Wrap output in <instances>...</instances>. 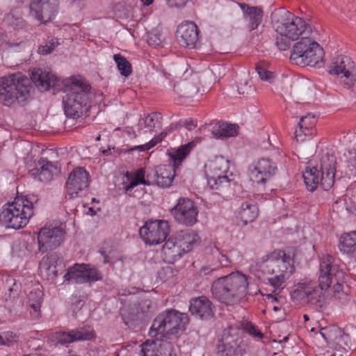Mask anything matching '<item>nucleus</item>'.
<instances>
[{
	"label": "nucleus",
	"instance_id": "35",
	"mask_svg": "<svg viewBox=\"0 0 356 356\" xmlns=\"http://www.w3.org/2000/svg\"><path fill=\"white\" fill-rule=\"evenodd\" d=\"M258 208L255 204L252 202H243L238 211V218L243 222L244 225L254 221L258 216Z\"/></svg>",
	"mask_w": 356,
	"mask_h": 356
},
{
	"label": "nucleus",
	"instance_id": "54",
	"mask_svg": "<svg viewBox=\"0 0 356 356\" xmlns=\"http://www.w3.org/2000/svg\"><path fill=\"white\" fill-rule=\"evenodd\" d=\"M54 50V47L49 46L48 44L40 46L38 48V52L42 55H47L50 54Z\"/></svg>",
	"mask_w": 356,
	"mask_h": 356
},
{
	"label": "nucleus",
	"instance_id": "27",
	"mask_svg": "<svg viewBox=\"0 0 356 356\" xmlns=\"http://www.w3.org/2000/svg\"><path fill=\"white\" fill-rule=\"evenodd\" d=\"M93 337V332L90 327H82L72 330L70 332H60L55 334L57 343L61 345L77 341L90 340Z\"/></svg>",
	"mask_w": 356,
	"mask_h": 356
},
{
	"label": "nucleus",
	"instance_id": "46",
	"mask_svg": "<svg viewBox=\"0 0 356 356\" xmlns=\"http://www.w3.org/2000/svg\"><path fill=\"white\" fill-rule=\"evenodd\" d=\"M343 281H336V284L334 285V296L335 298L338 299L340 301L345 300L346 298V293L343 291Z\"/></svg>",
	"mask_w": 356,
	"mask_h": 356
},
{
	"label": "nucleus",
	"instance_id": "22",
	"mask_svg": "<svg viewBox=\"0 0 356 356\" xmlns=\"http://www.w3.org/2000/svg\"><path fill=\"white\" fill-rule=\"evenodd\" d=\"M197 213L194 202L188 198H180L174 208L175 219L186 226H192L197 222Z\"/></svg>",
	"mask_w": 356,
	"mask_h": 356
},
{
	"label": "nucleus",
	"instance_id": "29",
	"mask_svg": "<svg viewBox=\"0 0 356 356\" xmlns=\"http://www.w3.org/2000/svg\"><path fill=\"white\" fill-rule=\"evenodd\" d=\"M39 179L41 181L48 182L53 179L54 176L57 175L59 172V167L57 163L49 161L47 159H40L35 168Z\"/></svg>",
	"mask_w": 356,
	"mask_h": 356
},
{
	"label": "nucleus",
	"instance_id": "59",
	"mask_svg": "<svg viewBox=\"0 0 356 356\" xmlns=\"http://www.w3.org/2000/svg\"><path fill=\"white\" fill-rule=\"evenodd\" d=\"M100 252L104 257V263H108V262L112 261V257L110 256L111 252H109L108 254H107L106 253V251H104V250H101Z\"/></svg>",
	"mask_w": 356,
	"mask_h": 356
},
{
	"label": "nucleus",
	"instance_id": "21",
	"mask_svg": "<svg viewBox=\"0 0 356 356\" xmlns=\"http://www.w3.org/2000/svg\"><path fill=\"white\" fill-rule=\"evenodd\" d=\"M88 184V172L83 168H76L69 175L66 181L67 193L71 198L80 196Z\"/></svg>",
	"mask_w": 356,
	"mask_h": 356
},
{
	"label": "nucleus",
	"instance_id": "42",
	"mask_svg": "<svg viewBox=\"0 0 356 356\" xmlns=\"http://www.w3.org/2000/svg\"><path fill=\"white\" fill-rule=\"evenodd\" d=\"M19 336L12 331L0 333V346H10L17 342Z\"/></svg>",
	"mask_w": 356,
	"mask_h": 356
},
{
	"label": "nucleus",
	"instance_id": "11",
	"mask_svg": "<svg viewBox=\"0 0 356 356\" xmlns=\"http://www.w3.org/2000/svg\"><path fill=\"white\" fill-rule=\"evenodd\" d=\"M323 48L307 35L293 45L290 59L298 65L314 67L323 61Z\"/></svg>",
	"mask_w": 356,
	"mask_h": 356
},
{
	"label": "nucleus",
	"instance_id": "5",
	"mask_svg": "<svg viewBox=\"0 0 356 356\" xmlns=\"http://www.w3.org/2000/svg\"><path fill=\"white\" fill-rule=\"evenodd\" d=\"M261 271L270 275L268 282L274 292L283 289V284L295 270L293 259L283 250H275L267 255L260 266Z\"/></svg>",
	"mask_w": 356,
	"mask_h": 356
},
{
	"label": "nucleus",
	"instance_id": "32",
	"mask_svg": "<svg viewBox=\"0 0 356 356\" xmlns=\"http://www.w3.org/2000/svg\"><path fill=\"white\" fill-rule=\"evenodd\" d=\"M162 253L163 259L168 263H173L184 254L174 236L165 241L162 248Z\"/></svg>",
	"mask_w": 356,
	"mask_h": 356
},
{
	"label": "nucleus",
	"instance_id": "51",
	"mask_svg": "<svg viewBox=\"0 0 356 356\" xmlns=\"http://www.w3.org/2000/svg\"><path fill=\"white\" fill-rule=\"evenodd\" d=\"M15 291H17V290ZM13 298V304L12 305L11 309L16 311L22 307L24 302L22 298L18 296L17 292H16L15 295L14 294Z\"/></svg>",
	"mask_w": 356,
	"mask_h": 356
},
{
	"label": "nucleus",
	"instance_id": "55",
	"mask_svg": "<svg viewBox=\"0 0 356 356\" xmlns=\"http://www.w3.org/2000/svg\"><path fill=\"white\" fill-rule=\"evenodd\" d=\"M348 154L345 153V156L348 158V162L353 165L354 163L356 162V151L355 149L353 151L348 150Z\"/></svg>",
	"mask_w": 356,
	"mask_h": 356
},
{
	"label": "nucleus",
	"instance_id": "53",
	"mask_svg": "<svg viewBox=\"0 0 356 356\" xmlns=\"http://www.w3.org/2000/svg\"><path fill=\"white\" fill-rule=\"evenodd\" d=\"M147 42L149 45L156 47L161 44V40L157 35H152L149 36Z\"/></svg>",
	"mask_w": 356,
	"mask_h": 356
},
{
	"label": "nucleus",
	"instance_id": "45",
	"mask_svg": "<svg viewBox=\"0 0 356 356\" xmlns=\"http://www.w3.org/2000/svg\"><path fill=\"white\" fill-rule=\"evenodd\" d=\"M152 309V302L148 299L142 300L140 301L137 306V314L136 319H139L141 317L140 315H147Z\"/></svg>",
	"mask_w": 356,
	"mask_h": 356
},
{
	"label": "nucleus",
	"instance_id": "26",
	"mask_svg": "<svg viewBox=\"0 0 356 356\" xmlns=\"http://www.w3.org/2000/svg\"><path fill=\"white\" fill-rule=\"evenodd\" d=\"M190 312L196 318L208 320L214 315L215 307L211 300L205 296L193 298L190 302Z\"/></svg>",
	"mask_w": 356,
	"mask_h": 356
},
{
	"label": "nucleus",
	"instance_id": "40",
	"mask_svg": "<svg viewBox=\"0 0 356 356\" xmlns=\"http://www.w3.org/2000/svg\"><path fill=\"white\" fill-rule=\"evenodd\" d=\"M211 252L216 260V261L213 264V266L227 267L229 265L230 261L227 255L222 254L220 250L213 246L211 248Z\"/></svg>",
	"mask_w": 356,
	"mask_h": 356
},
{
	"label": "nucleus",
	"instance_id": "39",
	"mask_svg": "<svg viewBox=\"0 0 356 356\" xmlns=\"http://www.w3.org/2000/svg\"><path fill=\"white\" fill-rule=\"evenodd\" d=\"M113 59L122 75L127 77L131 74V65L124 56L120 54H115L113 56Z\"/></svg>",
	"mask_w": 356,
	"mask_h": 356
},
{
	"label": "nucleus",
	"instance_id": "20",
	"mask_svg": "<svg viewBox=\"0 0 356 356\" xmlns=\"http://www.w3.org/2000/svg\"><path fill=\"white\" fill-rule=\"evenodd\" d=\"M276 164L268 158H261L249 167L250 179L257 184H265L277 171Z\"/></svg>",
	"mask_w": 356,
	"mask_h": 356
},
{
	"label": "nucleus",
	"instance_id": "4",
	"mask_svg": "<svg viewBox=\"0 0 356 356\" xmlns=\"http://www.w3.org/2000/svg\"><path fill=\"white\" fill-rule=\"evenodd\" d=\"M248 277L238 272L232 273L216 280L211 286V293L215 298L227 305L241 302L247 296L252 295L248 291Z\"/></svg>",
	"mask_w": 356,
	"mask_h": 356
},
{
	"label": "nucleus",
	"instance_id": "31",
	"mask_svg": "<svg viewBox=\"0 0 356 356\" xmlns=\"http://www.w3.org/2000/svg\"><path fill=\"white\" fill-rule=\"evenodd\" d=\"M174 237L179 245L181 246L184 253L191 251L195 245L198 244L200 241L197 234L191 229L180 231Z\"/></svg>",
	"mask_w": 356,
	"mask_h": 356
},
{
	"label": "nucleus",
	"instance_id": "60",
	"mask_svg": "<svg viewBox=\"0 0 356 356\" xmlns=\"http://www.w3.org/2000/svg\"><path fill=\"white\" fill-rule=\"evenodd\" d=\"M49 46L54 47V49L58 45V42L56 40L51 39L48 43Z\"/></svg>",
	"mask_w": 356,
	"mask_h": 356
},
{
	"label": "nucleus",
	"instance_id": "8",
	"mask_svg": "<svg viewBox=\"0 0 356 356\" xmlns=\"http://www.w3.org/2000/svg\"><path fill=\"white\" fill-rule=\"evenodd\" d=\"M189 322L186 313L170 309L160 313L154 320L149 330L152 337L161 339H170L177 337L182 333Z\"/></svg>",
	"mask_w": 356,
	"mask_h": 356
},
{
	"label": "nucleus",
	"instance_id": "24",
	"mask_svg": "<svg viewBox=\"0 0 356 356\" xmlns=\"http://www.w3.org/2000/svg\"><path fill=\"white\" fill-rule=\"evenodd\" d=\"M320 334L333 348H341L345 350V348H348V335L337 326L321 328Z\"/></svg>",
	"mask_w": 356,
	"mask_h": 356
},
{
	"label": "nucleus",
	"instance_id": "36",
	"mask_svg": "<svg viewBox=\"0 0 356 356\" xmlns=\"http://www.w3.org/2000/svg\"><path fill=\"white\" fill-rule=\"evenodd\" d=\"M238 129L236 124L218 123L213 127L212 134L216 138L233 137L237 135Z\"/></svg>",
	"mask_w": 356,
	"mask_h": 356
},
{
	"label": "nucleus",
	"instance_id": "16",
	"mask_svg": "<svg viewBox=\"0 0 356 356\" xmlns=\"http://www.w3.org/2000/svg\"><path fill=\"white\" fill-rule=\"evenodd\" d=\"M65 231L62 226L46 225L41 228L38 236L39 250L45 252L58 248L64 240Z\"/></svg>",
	"mask_w": 356,
	"mask_h": 356
},
{
	"label": "nucleus",
	"instance_id": "13",
	"mask_svg": "<svg viewBox=\"0 0 356 356\" xmlns=\"http://www.w3.org/2000/svg\"><path fill=\"white\" fill-rule=\"evenodd\" d=\"M207 183L211 189H219L229 185V179L226 175L229 168L228 159L220 156H216L206 165Z\"/></svg>",
	"mask_w": 356,
	"mask_h": 356
},
{
	"label": "nucleus",
	"instance_id": "57",
	"mask_svg": "<svg viewBox=\"0 0 356 356\" xmlns=\"http://www.w3.org/2000/svg\"><path fill=\"white\" fill-rule=\"evenodd\" d=\"M183 126H184L188 131H191L197 126L196 123L192 120H185Z\"/></svg>",
	"mask_w": 356,
	"mask_h": 356
},
{
	"label": "nucleus",
	"instance_id": "15",
	"mask_svg": "<svg viewBox=\"0 0 356 356\" xmlns=\"http://www.w3.org/2000/svg\"><path fill=\"white\" fill-rule=\"evenodd\" d=\"M63 277L68 283L86 284L101 280L102 275L90 264H75L67 269Z\"/></svg>",
	"mask_w": 356,
	"mask_h": 356
},
{
	"label": "nucleus",
	"instance_id": "50",
	"mask_svg": "<svg viewBox=\"0 0 356 356\" xmlns=\"http://www.w3.org/2000/svg\"><path fill=\"white\" fill-rule=\"evenodd\" d=\"M247 332L252 336L254 337H258L261 339L264 334L253 325H248L246 326Z\"/></svg>",
	"mask_w": 356,
	"mask_h": 356
},
{
	"label": "nucleus",
	"instance_id": "61",
	"mask_svg": "<svg viewBox=\"0 0 356 356\" xmlns=\"http://www.w3.org/2000/svg\"><path fill=\"white\" fill-rule=\"evenodd\" d=\"M144 6H149L152 3L154 0H140Z\"/></svg>",
	"mask_w": 356,
	"mask_h": 356
},
{
	"label": "nucleus",
	"instance_id": "3",
	"mask_svg": "<svg viewBox=\"0 0 356 356\" xmlns=\"http://www.w3.org/2000/svg\"><path fill=\"white\" fill-rule=\"evenodd\" d=\"M272 19L276 24L275 30L279 35L275 44L282 51L288 49L292 41L312 33L311 26L302 18L294 16L284 8L274 11Z\"/></svg>",
	"mask_w": 356,
	"mask_h": 356
},
{
	"label": "nucleus",
	"instance_id": "52",
	"mask_svg": "<svg viewBox=\"0 0 356 356\" xmlns=\"http://www.w3.org/2000/svg\"><path fill=\"white\" fill-rule=\"evenodd\" d=\"M170 7L180 8L185 6L188 0H166Z\"/></svg>",
	"mask_w": 356,
	"mask_h": 356
},
{
	"label": "nucleus",
	"instance_id": "12",
	"mask_svg": "<svg viewBox=\"0 0 356 356\" xmlns=\"http://www.w3.org/2000/svg\"><path fill=\"white\" fill-rule=\"evenodd\" d=\"M241 330L236 326H229L223 330L217 344V351L220 356H243L245 344L241 339Z\"/></svg>",
	"mask_w": 356,
	"mask_h": 356
},
{
	"label": "nucleus",
	"instance_id": "17",
	"mask_svg": "<svg viewBox=\"0 0 356 356\" xmlns=\"http://www.w3.org/2000/svg\"><path fill=\"white\" fill-rule=\"evenodd\" d=\"M135 354V356H176L172 343L157 337L140 345Z\"/></svg>",
	"mask_w": 356,
	"mask_h": 356
},
{
	"label": "nucleus",
	"instance_id": "6",
	"mask_svg": "<svg viewBox=\"0 0 356 356\" xmlns=\"http://www.w3.org/2000/svg\"><path fill=\"white\" fill-rule=\"evenodd\" d=\"M37 202L38 198L33 195L17 197L3 207L0 213V223L15 229L25 227L33 215L34 204Z\"/></svg>",
	"mask_w": 356,
	"mask_h": 356
},
{
	"label": "nucleus",
	"instance_id": "18",
	"mask_svg": "<svg viewBox=\"0 0 356 356\" xmlns=\"http://www.w3.org/2000/svg\"><path fill=\"white\" fill-rule=\"evenodd\" d=\"M60 0H31L30 15L38 21H51L58 12Z\"/></svg>",
	"mask_w": 356,
	"mask_h": 356
},
{
	"label": "nucleus",
	"instance_id": "43",
	"mask_svg": "<svg viewBox=\"0 0 356 356\" xmlns=\"http://www.w3.org/2000/svg\"><path fill=\"white\" fill-rule=\"evenodd\" d=\"M316 122L315 118L313 115H307L300 118L298 123V127L307 131V134H314L315 130L314 125Z\"/></svg>",
	"mask_w": 356,
	"mask_h": 356
},
{
	"label": "nucleus",
	"instance_id": "1",
	"mask_svg": "<svg viewBox=\"0 0 356 356\" xmlns=\"http://www.w3.org/2000/svg\"><path fill=\"white\" fill-rule=\"evenodd\" d=\"M344 279L340 261L330 254L325 255L320 260L318 284L311 280H302L291 293V298L298 302L316 305L320 302L323 291L327 290L334 280Z\"/></svg>",
	"mask_w": 356,
	"mask_h": 356
},
{
	"label": "nucleus",
	"instance_id": "63",
	"mask_svg": "<svg viewBox=\"0 0 356 356\" xmlns=\"http://www.w3.org/2000/svg\"><path fill=\"white\" fill-rule=\"evenodd\" d=\"M76 303L77 306H79V305L82 306L83 305V302L81 300H76Z\"/></svg>",
	"mask_w": 356,
	"mask_h": 356
},
{
	"label": "nucleus",
	"instance_id": "48",
	"mask_svg": "<svg viewBox=\"0 0 356 356\" xmlns=\"http://www.w3.org/2000/svg\"><path fill=\"white\" fill-rule=\"evenodd\" d=\"M313 134H307V131L298 127L295 131V138L297 142H303L307 136H312Z\"/></svg>",
	"mask_w": 356,
	"mask_h": 356
},
{
	"label": "nucleus",
	"instance_id": "33",
	"mask_svg": "<svg viewBox=\"0 0 356 356\" xmlns=\"http://www.w3.org/2000/svg\"><path fill=\"white\" fill-rule=\"evenodd\" d=\"M43 291L39 286L32 289L28 294V305L33 318L37 319L40 317V307L43 301Z\"/></svg>",
	"mask_w": 356,
	"mask_h": 356
},
{
	"label": "nucleus",
	"instance_id": "62",
	"mask_svg": "<svg viewBox=\"0 0 356 356\" xmlns=\"http://www.w3.org/2000/svg\"><path fill=\"white\" fill-rule=\"evenodd\" d=\"M88 213H90L91 216H95L96 214V211L94 210L92 207H90L88 209Z\"/></svg>",
	"mask_w": 356,
	"mask_h": 356
},
{
	"label": "nucleus",
	"instance_id": "25",
	"mask_svg": "<svg viewBox=\"0 0 356 356\" xmlns=\"http://www.w3.org/2000/svg\"><path fill=\"white\" fill-rule=\"evenodd\" d=\"M320 334L333 348H341L345 350V348H348V335L337 326L321 328Z\"/></svg>",
	"mask_w": 356,
	"mask_h": 356
},
{
	"label": "nucleus",
	"instance_id": "34",
	"mask_svg": "<svg viewBox=\"0 0 356 356\" xmlns=\"http://www.w3.org/2000/svg\"><path fill=\"white\" fill-rule=\"evenodd\" d=\"M3 24L10 31L23 30L28 26L21 13L17 10H13L7 14L3 19Z\"/></svg>",
	"mask_w": 356,
	"mask_h": 356
},
{
	"label": "nucleus",
	"instance_id": "38",
	"mask_svg": "<svg viewBox=\"0 0 356 356\" xmlns=\"http://www.w3.org/2000/svg\"><path fill=\"white\" fill-rule=\"evenodd\" d=\"M177 126H178V124H171L168 129L162 131L159 134V136L152 139L149 143H145L144 145H141L134 146V147H131L130 149V150L131 151L139 150L140 152H144V151L151 149L156 144L161 142L166 136V135L168 134V131H170L177 128Z\"/></svg>",
	"mask_w": 356,
	"mask_h": 356
},
{
	"label": "nucleus",
	"instance_id": "7",
	"mask_svg": "<svg viewBox=\"0 0 356 356\" xmlns=\"http://www.w3.org/2000/svg\"><path fill=\"white\" fill-rule=\"evenodd\" d=\"M90 86L80 77L72 76L64 81L63 102L65 115L76 118L81 116L87 104Z\"/></svg>",
	"mask_w": 356,
	"mask_h": 356
},
{
	"label": "nucleus",
	"instance_id": "37",
	"mask_svg": "<svg viewBox=\"0 0 356 356\" xmlns=\"http://www.w3.org/2000/svg\"><path fill=\"white\" fill-rule=\"evenodd\" d=\"M339 248L343 253L356 257V230L341 236Z\"/></svg>",
	"mask_w": 356,
	"mask_h": 356
},
{
	"label": "nucleus",
	"instance_id": "47",
	"mask_svg": "<svg viewBox=\"0 0 356 356\" xmlns=\"http://www.w3.org/2000/svg\"><path fill=\"white\" fill-rule=\"evenodd\" d=\"M256 70L261 80L271 83L274 79V74L273 72L266 70L261 66H257Z\"/></svg>",
	"mask_w": 356,
	"mask_h": 356
},
{
	"label": "nucleus",
	"instance_id": "9",
	"mask_svg": "<svg viewBox=\"0 0 356 356\" xmlns=\"http://www.w3.org/2000/svg\"><path fill=\"white\" fill-rule=\"evenodd\" d=\"M30 80L20 72L0 79V103L11 106L24 102L30 95Z\"/></svg>",
	"mask_w": 356,
	"mask_h": 356
},
{
	"label": "nucleus",
	"instance_id": "30",
	"mask_svg": "<svg viewBox=\"0 0 356 356\" xmlns=\"http://www.w3.org/2000/svg\"><path fill=\"white\" fill-rule=\"evenodd\" d=\"M59 257L56 253L44 257L39 265L41 275L47 280L55 278L58 275L56 266Z\"/></svg>",
	"mask_w": 356,
	"mask_h": 356
},
{
	"label": "nucleus",
	"instance_id": "64",
	"mask_svg": "<svg viewBox=\"0 0 356 356\" xmlns=\"http://www.w3.org/2000/svg\"><path fill=\"white\" fill-rule=\"evenodd\" d=\"M100 135H99L97 138H96V140H100Z\"/></svg>",
	"mask_w": 356,
	"mask_h": 356
},
{
	"label": "nucleus",
	"instance_id": "58",
	"mask_svg": "<svg viewBox=\"0 0 356 356\" xmlns=\"http://www.w3.org/2000/svg\"><path fill=\"white\" fill-rule=\"evenodd\" d=\"M334 349V352L332 356H348V351L346 350V348H345V350H343L341 348H337Z\"/></svg>",
	"mask_w": 356,
	"mask_h": 356
},
{
	"label": "nucleus",
	"instance_id": "44",
	"mask_svg": "<svg viewBox=\"0 0 356 356\" xmlns=\"http://www.w3.org/2000/svg\"><path fill=\"white\" fill-rule=\"evenodd\" d=\"M159 118H161L159 113H153L148 115L145 118L140 120L139 125L141 126L142 124H143L145 127L149 131H152L155 127L156 122H157Z\"/></svg>",
	"mask_w": 356,
	"mask_h": 356
},
{
	"label": "nucleus",
	"instance_id": "19",
	"mask_svg": "<svg viewBox=\"0 0 356 356\" xmlns=\"http://www.w3.org/2000/svg\"><path fill=\"white\" fill-rule=\"evenodd\" d=\"M330 74H335L348 87H350L355 81V63L348 56L337 57L330 65Z\"/></svg>",
	"mask_w": 356,
	"mask_h": 356
},
{
	"label": "nucleus",
	"instance_id": "14",
	"mask_svg": "<svg viewBox=\"0 0 356 356\" xmlns=\"http://www.w3.org/2000/svg\"><path fill=\"white\" fill-rule=\"evenodd\" d=\"M170 227L165 220H149L140 229V236L143 241L150 245L163 242L170 234Z\"/></svg>",
	"mask_w": 356,
	"mask_h": 356
},
{
	"label": "nucleus",
	"instance_id": "49",
	"mask_svg": "<svg viewBox=\"0 0 356 356\" xmlns=\"http://www.w3.org/2000/svg\"><path fill=\"white\" fill-rule=\"evenodd\" d=\"M277 295V291H276L275 293L273 291L272 293L266 294L267 299L270 301V302L274 304L273 309L275 312L280 309V307L275 304L278 302Z\"/></svg>",
	"mask_w": 356,
	"mask_h": 356
},
{
	"label": "nucleus",
	"instance_id": "2",
	"mask_svg": "<svg viewBox=\"0 0 356 356\" xmlns=\"http://www.w3.org/2000/svg\"><path fill=\"white\" fill-rule=\"evenodd\" d=\"M194 147V142H190L181 146L176 150L170 153L174 165H163L158 166L154 171L147 175L144 168H140L136 172H127L126 176L129 184L125 186L127 191L131 190L138 184L151 185L156 184L161 187H169L175 176L177 168L181 165L182 161L189 154Z\"/></svg>",
	"mask_w": 356,
	"mask_h": 356
},
{
	"label": "nucleus",
	"instance_id": "28",
	"mask_svg": "<svg viewBox=\"0 0 356 356\" xmlns=\"http://www.w3.org/2000/svg\"><path fill=\"white\" fill-rule=\"evenodd\" d=\"M31 79L35 85L40 90L46 91L54 87L57 81V77L51 72H43L41 69L31 70Z\"/></svg>",
	"mask_w": 356,
	"mask_h": 356
},
{
	"label": "nucleus",
	"instance_id": "23",
	"mask_svg": "<svg viewBox=\"0 0 356 356\" xmlns=\"http://www.w3.org/2000/svg\"><path fill=\"white\" fill-rule=\"evenodd\" d=\"M177 38L180 45L193 49L199 40V30L193 22L181 23L177 30Z\"/></svg>",
	"mask_w": 356,
	"mask_h": 356
},
{
	"label": "nucleus",
	"instance_id": "10",
	"mask_svg": "<svg viewBox=\"0 0 356 356\" xmlns=\"http://www.w3.org/2000/svg\"><path fill=\"white\" fill-rule=\"evenodd\" d=\"M336 164L335 156L327 153L321 160V176L316 168H307L302 175L307 188L314 191L319 184L325 191L331 188L334 182Z\"/></svg>",
	"mask_w": 356,
	"mask_h": 356
},
{
	"label": "nucleus",
	"instance_id": "41",
	"mask_svg": "<svg viewBox=\"0 0 356 356\" xmlns=\"http://www.w3.org/2000/svg\"><path fill=\"white\" fill-rule=\"evenodd\" d=\"M246 14L252 24V29L257 28L262 19V10L257 7H248Z\"/></svg>",
	"mask_w": 356,
	"mask_h": 356
},
{
	"label": "nucleus",
	"instance_id": "56",
	"mask_svg": "<svg viewBox=\"0 0 356 356\" xmlns=\"http://www.w3.org/2000/svg\"><path fill=\"white\" fill-rule=\"evenodd\" d=\"M217 268H218V266H213V267L204 266L200 269V273L201 275H206L210 274L212 272L215 271Z\"/></svg>",
	"mask_w": 356,
	"mask_h": 356
}]
</instances>
